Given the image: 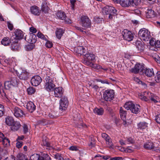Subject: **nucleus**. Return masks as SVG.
Here are the masks:
<instances>
[{
	"label": "nucleus",
	"mask_w": 160,
	"mask_h": 160,
	"mask_svg": "<svg viewBox=\"0 0 160 160\" xmlns=\"http://www.w3.org/2000/svg\"><path fill=\"white\" fill-rule=\"evenodd\" d=\"M51 73L50 72V70H47L46 76L45 78V83L44 88L48 91H50L55 86L53 84L52 79V77L51 75Z\"/></svg>",
	"instance_id": "f257e3e1"
},
{
	"label": "nucleus",
	"mask_w": 160,
	"mask_h": 160,
	"mask_svg": "<svg viewBox=\"0 0 160 160\" xmlns=\"http://www.w3.org/2000/svg\"><path fill=\"white\" fill-rule=\"evenodd\" d=\"M19 82V80L16 77H12L10 80L6 81L4 82V89L7 90L12 89L14 87L18 86Z\"/></svg>",
	"instance_id": "f03ea898"
},
{
	"label": "nucleus",
	"mask_w": 160,
	"mask_h": 160,
	"mask_svg": "<svg viewBox=\"0 0 160 160\" xmlns=\"http://www.w3.org/2000/svg\"><path fill=\"white\" fill-rule=\"evenodd\" d=\"M138 36L142 40L145 41H148L151 37L150 32L144 28L140 30Z\"/></svg>",
	"instance_id": "7ed1b4c3"
},
{
	"label": "nucleus",
	"mask_w": 160,
	"mask_h": 160,
	"mask_svg": "<svg viewBox=\"0 0 160 160\" xmlns=\"http://www.w3.org/2000/svg\"><path fill=\"white\" fill-rule=\"evenodd\" d=\"M115 92L112 89L105 90L103 94V99L106 101L110 102L114 98Z\"/></svg>",
	"instance_id": "20e7f679"
},
{
	"label": "nucleus",
	"mask_w": 160,
	"mask_h": 160,
	"mask_svg": "<svg viewBox=\"0 0 160 160\" xmlns=\"http://www.w3.org/2000/svg\"><path fill=\"white\" fill-rule=\"evenodd\" d=\"M158 146V144L156 143L148 142L144 144L143 147L146 149L160 152V149Z\"/></svg>",
	"instance_id": "39448f33"
},
{
	"label": "nucleus",
	"mask_w": 160,
	"mask_h": 160,
	"mask_svg": "<svg viewBox=\"0 0 160 160\" xmlns=\"http://www.w3.org/2000/svg\"><path fill=\"white\" fill-rule=\"evenodd\" d=\"M36 38V36L34 35H30L29 39H28V42H29L30 44L25 46V48L26 50L30 51L35 48V45L33 43L36 42V40L35 39Z\"/></svg>",
	"instance_id": "423d86ee"
},
{
	"label": "nucleus",
	"mask_w": 160,
	"mask_h": 160,
	"mask_svg": "<svg viewBox=\"0 0 160 160\" xmlns=\"http://www.w3.org/2000/svg\"><path fill=\"white\" fill-rule=\"evenodd\" d=\"M95 58V55L92 54L88 53L85 55V58L83 61V63L88 66H91L93 65L92 61Z\"/></svg>",
	"instance_id": "0eeeda50"
},
{
	"label": "nucleus",
	"mask_w": 160,
	"mask_h": 160,
	"mask_svg": "<svg viewBox=\"0 0 160 160\" xmlns=\"http://www.w3.org/2000/svg\"><path fill=\"white\" fill-rule=\"evenodd\" d=\"M12 111L14 115L17 118H22L25 115L22 110L17 106L13 107Z\"/></svg>",
	"instance_id": "6e6552de"
},
{
	"label": "nucleus",
	"mask_w": 160,
	"mask_h": 160,
	"mask_svg": "<svg viewBox=\"0 0 160 160\" xmlns=\"http://www.w3.org/2000/svg\"><path fill=\"white\" fill-rule=\"evenodd\" d=\"M59 109L61 111L65 110L68 105V101L67 98L64 96L61 97L59 101Z\"/></svg>",
	"instance_id": "1a4fd4ad"
},
{
	"label": "nucleus",
	"mask_w": 160,
	"mask_h": 160,
	"mask_svg": "<svg viewBox=\"0 0 160 160\" xmlns=\"http://www.w3.org/2000/svg\"><path fill=\"white\" fill-rule=\"evenodd\" d=\"M13 69L15 71L17 75L20 79L26 80L28 78V73L26 70L21 68L19 69L18 70H15V68H13Z\"/></svg>",
	"instance_id": "9d476101"
},
{
	"label": "nucleus",
	"mask_w": 160,
	"mask_h": 160,
	"mask_svg": "<svg viewBox=\"0 0 160 160\" xmlns=\"http://www.w3.org/2000/svg\"><path fill=\"white\" fill-rule=\"evenodd\" d=\"M91 24V21L87 16H82L81 17L80 24L82 27L86 28H89Z\"/></svg>",
	"instance_id": "9b49d317"
},
{
	"label": "nucleus",
	"mask_w": 160,
	"mask_h": 160,
	"mask_svg": "<svg viewBox=\"0 0 160 160\" xmlns=\"http://www.w3.org/2000/svg\"><path fill=\"white\" fill-rule=\"evenodd\" d=\"M153 93L148 91H145L141 93H139L138 97L142 101L149 102L151 97H152Z\"/></svg>",
	"instance_id": "f8f14e48"
},
{
	"label": "nucleus",
	"mask_w": 160,
	"mask_h": 160,
	"mask_svg": "<svg viewBox=\"0 0 160 160\" xmlns=\"http://www.w3.org/2000/svg\"><path fill=\"white\" fill-rule=\"evenodd\" d=\"M122 34L124 39L128 41H132L134 37L133 35L132 32L127 29L124 30L122 32Z\"/></svg>",
	"instance_id": "ddd939ff"
},
{
	"label": "nucleus",
	"mask_w": 160,
	"mask_h": 160,
	"mask_svg": "<svg viewBox=\"0 0 160 160\" xmlns=\"http://www.w3.org/2000/svg\"><path fill=\"white\" fill-rule=\"evenodd\" d=\"M144 68L143 65L138 63L135 65L133 68L131 69L130 71L134 73H139L142 72L144 70Z\"/></svg>",
	"instance_id": "4468645a"
},
{
	"label": "nucleus",
	"mask_w": 160,
	"mask_h": 160,
	"mask_svg": "<svg viewBox=\"0 0 160 160\" xmlns=\"http://www.w3.org/2000/svg\"><path fill=\"white\" fill-rule=\"evenodd\" d=\"M23 32L20 30H18L16 31L15 34L13 35L11 38V40H18L23 38Z\"/></svg>",
	"instance_id": "2eb2a0df"
},
{
	"label": "nucleus",
	"mask_w": 160,
	"mask_h": 160,
	"mask_svg": "<svg viewBox=\"0 0 160 160\" xmlns=\"http://www.w3.org/2000/svg\"><path fill=\"white\" fill-rule=\"evenodd\" d=\"M41 78L38 75H35L33 77L31 80V82L32 85L34 86L38 85L41 82Z\"/></svg>",
	"instance_id": "dca6fc26"
},
{
	"label": "nucleus",
	"mask_w": 160,
	"mask_h": 160,
	"mask_svg": "<svg viewBox=\"0 0 160 160\" xmlns=\"http://www.w3.org/2000/svg\"><path fill=\"white\" fill-rule=\"evenodd\" d=\"M30 10L31 13L34 15L39 16L41 12V10L39 8L36 6L34 5L31 6L30 7Z\"/></svg>",
	"instance_id": "f3484780"
},
{
	"label": "nucleus",
	"mask_w": 160,
	"mask_h": 160,
	"mask_svg": "<svg viewBox=\"0 0 160 160\" xmlns=\"http://www.w3.org/2000/svg\"><path fill=\"white\" fill-rule=\"evenodd\" d=\"M63 90L62 87H59L54 89L55 96L58 98H61L63 94Z\"/></svg>",
	"instance_id": "a211bd4d"
},
{
	"label": "nucleus",
	"mask_w": 160,
	"mask_h": 160,
	"mask_svg": "<svg viewBox=\"0 0 160 160\" xmlns=\"http://www.w3.org/2000/svg\"><path fill=\"white\" fill-rule=\"evenodd\" d=\"M102 137L104 139L106 142V143L109 147H112L113 146L112 140L110 137L106 133H102Z\"/></svg>",
	"instance_id": "6ab92c4d"
},
{
	"label": "nucleus",
	"mask_w": 160,
	"mask_h": 160,
	"mask_svg": "<svg viewBox=\"0 0 160 160\" xmlns=\"http://www.w3.org/2000/svg\"><path fill=\"white\" fill-rule=\"evenodd\" d=\"M145 15L148 18L154 17L155 16V12L151 9H148L145 12Z\"/></svg>",
	"instance_id": "aec40b11"
},
{
	"label": "nucleus",
	"mask_w": 160,
	"mask_h": 160,
	"mask_svg": "<svg viewBox=\"0 0 160 160\" xmlns=\"http://www.w3.org/2000/svg\"><path fill=\"white\" fill-rule=\"evenodd\" d=\"M15 121L13 118L11 116H7L5 118V122L9 126H11Z\"/></svg>",
	"instance_id": "412c9836"
},
{
	"label": "nucleus",
	"mask_w": 160,
	"mask_h": 160,
	"mask_svg": "<svg viewBox=\"0 0 160 160\" xmlns=\"http://www.w3.org/2000/svg\"><path fill=\"white\" fill-rule=\"evenodd\" d=\"M27 108L30 112H33L35 109L36 106L32 102H29L27 105Z\"/></svg>",
	"instance_id": "4be33fe9"
},
{
	"label": "nucleus",
	"mask_w": 160,
	"mask_h": 160,
	"mask_svg": "<svg viewBox=\"0 0 160 160\" xmlns=\"http://www.w3.org/2000/svg\"><path fill=\"white\" fill-rule=\"evenodd\" d=\"M11 126V130L14 131H15L19 129L21 126V125L19 122L15 121L13 124Z\"/></svg>",
	"instance_id": "5701e85b"
},
{
	"label": "nucleus",
	"mask_w": 160,
	"mask_h": 160,
	"mask_svg": "<svg viewBox=\"0 0 160 160\" xmlns=\"http://www.w3.org/2000/svg\"><path fill=\"white\" fill-rule=\"evenodd\" d=\"M56 16L58 18L62 20H65L67 18L65 13L61 11L58 12L56 13Z\"/></svg>",
	"instance_id": "b1692460"
},
{
	"label": "nucleus",
	"mask_w": 160,
	"mask_h": 160,
	"mask_svg": "<svg viewBox=\"0 0 160 160\" xmlns=\"http://www.w3.org/2000/svg\"><path fill=\"white\" fill-rule=\"evenodd\" d=\"M140 106L139 105L133 104L130 110L132 113L137 114L140 112Z\"/></svg>",
	"instance_id": "393cba45"
},
{
	"label": "nucleus",
	"mask_w": 160,
	"mask_h": 160,
	"mask_svg": "<svg viewBox=\"0 0 160 160\" xmlns=\"http://www.w3.org/2000/svg\"><path fill=\"white\" fill-rule=\"evenodd\" d=\"M40 10L44 13H47L48 12V11L49 10V8L48 6L47 3L46 2L44 1L42 2Z\"/></svg>",
	"instance_id": "a878e982"
},
{
	"label": "nucleus",
	"mask_w": 160,
	"mask_h": 160,
	"mask_svg": "<svg viewBox=\"0 0 160 160\" xmlns=\"http://www.w3.org/2000/svg\"><path fill=\"white\" fill-rule=\"evenodd\" d=\"M119 3L124 7H128L131 6L130 0H120Z\"/></svg>",
	"instance_id": "bb28decb"
},
{
	"label": "nucleus",
	"mask_w": 160,
	"mask_h": 160,
	"mask_svg": "<svg viewBox=\"0 0 160 160\" xmlns=\"http://www.w3.org/2000/svg\"><path fill=\"white\" fill-rule=\"evenodd\" d=\"M144 73L148 77H151L154 74L153 69L152 68H147L144 70Z\"/></svg>",
	"instance_id": "cd10ccee"
},
{
	"label": "nucleus",
	"mask_w": 160,
	"mask_h": 160,
	"mask_svg": "<svg viewBox=\"0 0 160 160\" xmlns=\"http://www.w3.org/2000/svg\"><path fill=\"white\" fill-rule=\"evenodd\" d=\"M119 113L122 119L124 121H126L127 114L126 112V111H124L122 107L120 108Z\"/></svg>",
	"instance_id": "c85d7f7f"
},
{
	"label": "nucleus",
	"mask_w": 160,
	"mask_h": 160,
	"mask_svg": "<svg viewBox=\"0 0 160 160\" xmlns=\"http://www.w3.org/2000/svg\"><path fill=\"white\" fill-rule=\"evenodd\" d=\"M148 124L145 122H140L138 124V128L141 130L144 129L147 127Z\"/></svg>",
	"instance_id": "c756f323"
},
{
	"label": "nucleus",
	"mask_w": 160,
	"mask_h": 160,
	"mask_svg": "<svg viewBox=\"0 0 160 160\" xmlns=\"http://www.w3.org/2000/svg\"><path fill=\"white\" fill-rule=\"evenodd\" d=\"M136 46L139 51L141 52L144 49V47L143 44L140 41H137L136 43Z\"/></svg>",
	"instance_id": "7c9ffc66"
},
{
	"label": "nucleus",
	"mask_w": 160,
	"mask_h": 160,
	"mask_svg": "<svg viewBox=\"0 0 160 160\" xmlns=\"http://www.w3.org/2000/svg\"><path fill=\"white\" fill-rule=\"evenodd\" d=\"M112 7L110 6H107L103 8L102 9V12L103 13L108 15L109 14L111 13Z\"/></svg>",
	"instance_id": "2f4dec72"
},
{
	"label": "nucleus",
	"mask_w": 160,
	"mask_h": 160,
	"mask_svg": "<svg viewBox=\"0 0 160 160\" xmlns=\"http://www.w3.org/2000/svg\"><path fill=\"white\" fill-rule=\"evenodd\" d=\"M11 39L10 40L9 38L5 37L2 40L1 43L4 46H7L11 43Z\"/></svg>",
	"instance_id": "473e14b6"
},
{
	"label": "nucleus",
	"mask_w": 160,
	"mask_h": 160,
	"mask_svg": "<svg viewBox=\"0 0 160 160\" xmlns=\"http://www.w3.org/2000/svg\"><path fill=\"white\" fill-rule=\"evenodd\" d=\"M12 60H11L10 59H5L4 60V62L5 63L7 64V65H9L11 68H13L14 67H13L16 65V64L14 62H12Z\"/></svg>",
	"instance_id": "72a5a7b5"
},
{
	"label": "nucleus",
	"mask_w": 160,
	"mask_h": 160,
	"mask_svg": "<svg viewBox=\"0 0 160 160\" xmlns=\"http://www.w3.org/2000/svg\"><path fill=\"white\" fill-rule=\"evenodd\" d=\"M77 52L78 54L82 55L85 52V50L84 47L82 46H78L76 48Z\"/></svg>",
	"instance_id": "f704fd0d"
},
{
	"label": "nucleus",
	"mask_w": 160,
	"mask_h": 160,
	"mask_svg": "<svg viewBox=\"0 0 160 160\" xmlns=\"http://www.w3.org/2000/svg\"><path fill=\"white\" fill-rule=\"evenodd\" d=\"M64 31L62 29H58L56 32V35L58 39H60Z\"/></svg>",
	"instance_id": "c9c22d12"
},
{
	"label": "nucleus",
	"mask_w": 160,
	"mask_h": 160,
	"mask_svg": "<svg viewBox=\"0 0 160 160\" xmlns=\"http://www.w3.org/2000/svg\"><path fill=\"white\" fill-rule=\"evenodd\" d=\"M93 112L97 114V115H101L103 113L104 110L102 108H96L94 109Z\"/></svg>",
	"instance_id": "e433bc0d"
},
{
	"label": "nucleus",
	"mask_w": 160,
	"mask_h": 160,
	"mask_svg": "<svg viewBox=\"0 0 160 160\" xmlns=\"http://www.w3.org/2000/svg\"><path fill=\"white\" fill-rule=\"evenodd\" d=\"M50 157L46 153H43L40 156L39 160H50Z\"/></svg>",
	"instance_id": "4c0bfd02"
},
{
	"label": "nucleus",
	"mask_w": 160,
	"mask_h": 160,
	"mask_svg": "<svg viewBox=\"0 0 160 160\" xmlns=\"http://www.w3.org/2000/svg\"><path fill=\"white\" fill-rule=\"evenodd\" d=\"M133 103L132 102H126L124 105V108L127 110L130 109L131 110V109L132 108Z\"/></svg>",
	"instance_id": "58836bf2"
},
{
	"label": "nucleus",
	"mask_w": 160,
	"mask_h": 160,
	"mask_svg": "<svg viewBox=\"0 0 160 160\" xmlns=\"http://www.w3.org/2000/svg\"><path fill=\"white\" fill-rule=\"evenodd\" d=\"M13 41L11 45V48L13 49H17L18 48V40H14Z\"/></svg>",
	"instance_id": "ea45409f"
},
{
	"label": "nucleus",
	"mask_w": 160,
	"mask_h": 160,
	"mask_svg": "<svg viewBox=\"0 0 160 160\" xmlns=\"http://www.w3.org/2000/svg\"><path fill=\"white\" fill-rule=\"evenodd\" d=\"M150 99L151 101L152 102L154 103L158 102L159 100L158 97L154 95L153 94L152 97H151Z\"/></svg>",
	"instance_id": "a19ab883"
},
{
	"label": "nucleus",
	"mask_w": 160,
	"mask_h": 160,
	"mask_svg": "<svg viewBox=\"0 0 160 160\" xmlns=\"http://www.w3.org/2000/svg\"><path fill=\"white\" fill-rule=\"evenodd\" d=\"M131 5L134 6L139 4L141 2V0H130Z\"/></svg>",
	"instance_id": "79ce46f5"
},
{
	"label": "nucleus",
	"mask_w": 160,
	"mask_h": 160,
	"mask_svg": "<svg viewBox=\"0 0 160 160\" xmlns=\"http://www.w3.org/2000/svg\"><path fill=\"white\" fill-rule=\"evenodd\" d=\"M48 116L50 118L52 119L55 118L58 116V114L54 111H51V112L49 113Z\"/></svg>",
	"instance_id": "37998d69"
},
{
	"label": "nucleus",
	"mask_w": 160,
	"mask_h": 160,
	"mask_svg": "<svg viewBox=\"0 0 160 160\" xmlns=\"http://www.w3.org/2000/svg\"><path fill=\"white\" fill-rule=\"evenodd\" d=\"M155 81L157 83L160 82V72H158L154 77Z\"/></svg>",
	"instance_id": "c03bdc74"
},
{
	"label": "nucleus",
	"mask_w": 160,
	"mask_h": 160,
	"mask_svg": "<svg viewBox=\"0 0 160 160\" xmlns=\"http://www.w3.org/2000/svg\"><path fill=\"white\" fill-rule=\"evenodd\" d=\"M27 91L28 94L32 95L34 93L35 90L33 87H29L27 89Z\"/></svg>",
	"instance_id": "a18cd8bd"
},
{
	"label": "nucleus",
	"mask_w": 160,
	"mask_h": 160,
	"mask_svg": "<svg viewBox=\"0 0 160 160\" xmlns=\"http://www.w3.org/2000/svg\"><path fill=\"white\" fill-rule=\"evenodd\" d=\"M40 156L38 154H34L30 158V160H39Z\"/></svg>",
	"instance_id": "49530a36"
},
{
	"label": "nucleus",
	"mask_w": 160,
	"mask_h": 160,
	"mask_svg": "<svg viewBox=\"0 0 160 160\" xmlns=\"http://www.w3.org/2000/svg\"><path fill=\"white\" fill-rule=\"evenodd\" d=\"M2 142L4 145L8 146L9 145L10 141L6 137L4 138Z\"/></svg>",
	"instance_id": "de8ad7c7"
},
{
	"label": "nucleus",
	"mask_w": 160,
	"mask_h": 160,
	"mask_svg": "<svg viewBox=\"0 0 160 160\" xmlns=\"http://www.w3.org/2000/svg\"><path fill=\"white\" fill-rule=\"evenodd\" d=\"M77 126L79 128H87L88 127L87 126L86 124L82 122L77 123Z\"/></svg>",
	"instance_id": "09e8293b"
},
{
	"label": "nucleus",
	"mask_w": 160,
	"mask_h": 160,
	"mask_svg": "<svg viewBox=\"0 0 160 160\" xmlns=\"http://www.w3.org/2000/svg\"><path fill=\"white\" fill-rule=\"evenodd\" d=\"M134 81L137 83L139 84H141L142 85L146 86V85L142 81H140L137 77H134Z\"/></svg>",
	"instance_id": "8fccbe9b"
},
{
	"label": "nucleus",
	"mask_w": 160,
	"mask_h": 160,
	"mask_svg": "<svg viewBox=\"0 0 160 160\" xmlns=\"http://www.w3.org/2000/svg\"><path fill=\"white\" fill-rule=\"evenodd\" d=\"M125 141L126 144H133L134 142V141L132 138L130 137L127 138Z\"/></svg>",
	"instance_id": "3c124183"
},
{
	"label": "nucleus",
	"mask_w": 160,
	"mask_h": 160,
	"mask_svg": "<svg viewBox=\"0 0 160 160\" xmlns=\"http://www.w3.org/2000/svg\"><path fill=\"white\" fill-rule=\"evenodd\" d=\"M55 158L58 160H64L61 154L58 153L55 155Z\"/></svg>",
	"instance_id": "603ef678"
},
{
	"label": "nucleus",
	"mask_w": 160,
	"mask_h": 160,
	"mask_svg": "<svg viewBox=\"0 0 160 160\" xmlns=\"http://www.w3.org/2000/svg\"><path fill=\"white\" fill-rule=\"evenodd\" d=\"M23 131L24 134L27 133L28 132V126L26 124H24L23 126Z\"/></svg>",
	"instance_id": "864d4df0"
},
{
	"label": "nucleus",
	"mask_w": 160,
	"mask_h": 160,
	"mask_svg": "<svg viewBox=\"0 0 160 160\" xmlns=\"http://www.w3.org/2000/svg\"><path fill=\"white\" fill-rule=\"evenodd\" d=\"M4 107L3 105L0 104V117L2 116L4 114Z\"/></svg>",
	"instance_id": "5fc2aeb1"
},
{
	"label": "nucleus",
	"mask_w": 160,
	"mask_h": 160,
	"mask_svg": "<svg viewBox=\"0 0 160 160\" xmlns=\"http://www.w3.org/2000/svg\"><path fill=\"white\" fill-rule=\"evenodd\" d=\"M42 145L48 147L50 146V143L48 142L47 140H43Z\"/></svg>",
	"instance_id": "6e6d98bb"
},
{
	"label": "nucleus",
	"mask_w": 160,
	"mask_h": 160,
	"mask_svg": "<svg viewBox=\"0 0 160 160\" xmlns=\"http://www.w3.org/2000/svg\"><path fill=\"white\" fill-rule=\"evenodd\" d=\"M45 46L48 48H51L52 46V42L49 41H47L45 43Z\"/></svg>",
	"instance_id": "4d7b16f0"
},
{
	"label": "nucleus",
	"mask_w": 160,
	"mask_h": 160,
	"mask_svg": "<svg viewBox=\"0 0 160 160\" xmlns=\"http://www.w3.org/2000/svg\"><path fill=\"white\" fill-rule=\"evenodd\" d=\"M37 35L39 38L42 39L43 40H46V38L44 35L40 32H38L37 34Z\"/></svg>",
	"instance_id": "13d9d810"
},
{
	"label": "nucleus",
	"mask_w": 160,
	"mask_h": 160,
	"mask_svg": "<svg viewBox=\"0 0 160 160\" xmlns=\"http://www.w3.org/2000/svg\"><path fill=\"white\" fill-rule=\"evenodd\" d=\"M96 80L97 82H100L102 83H106L107 84H109V83L108 82V81L107 80H102L99 79H96Z\"/></svg>",
	"instance_id": "bf43d9fd"
},
{
	"label": "nucleus",
	"mask_w": 160,
	"mask_h": 160,
	"mask_svg": "<svg viewBox=\"0 0 160 160\" xmlns=\"http://www.w3.org/2000/svg\"><path fill=\"white\" fill-rule=\"evenodd\" d=\"M76 2V0H70L71 8L72 10H74L75 6V3Z\"/></svg>",
	"instance_id": "052dcab7"
},
{
	"label": "nucleus",
	"mask_w": 160,
	"mask_h": 160,
	"mask_svg": "<svg viewBox=\"0 0 160 160\" xmlns=\"http://www.w3.org/2000/svg\"><path fill=\"white\" fill-rule=\"evenodd\" d=\"M156 41L153 39H152L150 41L149 43L151 46L154 48V45L155 44Z\"/></svg>",
	"instance_id": "680f3d73"
},
{
	"label": "nucleus",
	"mask_w": 160,
	"mask_h": 160,
	"mask_svg": "<svg viewBox=\"0 0 160 160\" xmlns=\"http://www.w3.org/2000/svg\"><path fill=\"white\" fill-rule=\"evenodd\" d=\"M5 160H17L16 158L12 156L11 155L9 157H8L6 158Z\"/></svg>",
	"instance_id": "e2e57ef3"
},
{
	"label": "nucleus",
	"mask_w": 160,
	"mask_h": 160,
	"mask_svg": "<svg viewBox=\"0 0 160 160\" xmlns=\"http://www.w3.org/2000/svg\"><path fill=\"white\" fill-rule=\"evenodd\" d=\"M20 157H19V160H27L24 155L23 154H21L19 155Z\"/></svg>",
	"instance_id": "0e129e2a"
},
{
	"label": "nucleus",
	"mask_w": 160,
	"mask_h": 160,
	"mask_svg": "<svg viewBox=\"0 0 160 160\" xmlns=\"http://www.w3.org/2000/svg\"><path fill=\"white\" fill-rule=\"evenodd\" d=\"M16 145L18 148H20L22 145V142L21 141H18L16 143Z\"/></svg>",
	"instance_id": "69168bd1"
},
{
	"label": "nucleus",
	"mask_w": 160,
	"mask_h": 160,
	"mask_svg": "<svg viewBox=\"0 0 160 160\" xmlns=\"http://www.w3.org/2000/svg\"><path fill=\"white\" fill-rule=\"evenodd\" d=\"M154 48H160V41H156L155 45H154Z\"/></svg>",
	"instance_id": "338daca9"
},
{
	"label": "nucleus",
	"mask_w": 160,
	"mask_h": 160,
	"mask_svg": "<svg viewBox=\"0 0 160 160\" xmlns=\"http://www.w3.org/2000/svg\"><path fill=\"white\" fill-rule=\"evenodd\" d=\"M155 120L158 123L160 124V113L156 116Z\"/></svg>",
	"instance_id": "774afa93"
}]
</instances>
